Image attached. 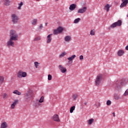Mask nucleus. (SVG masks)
Returning <instances> with one entry per match:
<instances>
[{
	"instance_id": "a18cd8bd",
	"label": "nucleus",
	"mask_w": 128,
	"mask_h": 128,
	"mask_svg": "<svg viewBox=\"0 0 128 128\" xmlns=\"http://www.w3.org/2000/svg\"><path fill=\"white\" fill-rule=\"evenodd\" d=\"M118 82H117L116 83V84L117 86H118Z\"/></svg>"
},
{
	"instance_id": "8fccbe9b",
	"label": "nucleus",
	"mask_w": 128,
	"mask_h": 128,
	"mask_svg": "<svg viewBox=\"0 0 128 128\" xmlns=\"http://www.w3.org/2000/svg\"><path fill=\"white\" fill-rule=\"evenodd\" d=\"M26 96H28V94H26Z\"/></svg>"
},
{
	"instance_id": "393cba45",
	"label": "nucleus",
	"mask_w": 128,
	"mask_h": 128,
	"mask_svg": "<svg viewBox=\"0 0 128 128\" xmlns=\"http://www.w3.org/2000/svg\"><path fill=\"white\" fill-rule=\"evenodd\" d=\"M18 10H22V7L24 6V2H21L20 4H18Z\"/></svg>"
},
{
	"instance_id": "6ab92c4d",
	"label": "nucleus",
	"mask_w": 128,
	"mask_h": 128,
	"mask_svg": "<svg viewBox=\"0 0 128 128\" xmlns=\"http://www.w3.org/2000/svg\"><path fill=\"white\" fill-rule=\"evenodd\" d=\"M70 40H72V37H70V36H66L64 38L65 42H68Z\"/></svg>"
},
{
	"instance_id": "4c0bfd02",
	"label": "nucleus",
	"mask_w": 128,
	"mask_h": 128,
	"mask_svg": "<svg viewBox=\"0 0 128 128\" xmlns=\"http://www.w3.org/2000/svg\"><path fill=\"white\" fill-rule=\"evenodd\" d=\"M78 95L77 94H75L73 95L72 98H74V100H76V98H78Z\"/></svg>"
},
{
	"instance_id": "aec40b11",
	"label": "nucleus",
	"mask_w": 128,
	"mask_h": 128,
	"mask_svg": "<svg viewBox=\"0 0 128 128\" xmlns=\"http://www.w3.org/2000/svg\"><path fill=\"white\" fill-rule=\"evenodd\" d=\"M42 40V38L40 36H37L35 37L34 39V42H39V40Z\"/></svg>"
},
{
	"instance_id": "f03ea898",
	"label": "nucleus",
	"mask_w": 128,
	"mask_h": 128,
	"mask_svg": "<svg viewBox=\"0 0 128 128\" xmlns=\"http://www.w3.org/2000/svg\"><path fill=\"white\" fill-rule=\"evenodd\" d=\"M104 79V78L102 77V74H98L95 80V84L96 86H100V84H102V80Z\"/></svg>"
},
{
	"instance_id": "a878e982",
	"label": "nucleus",
	"mask_w": 128,
	"mask_h": 128,
	"mask_svg": "<svg viewBox=\"0 0 128 128\" xmlns=\"http://www.w3.org/2000/svg\"><path fill=\"white\" fill-rule=\"evenodd\" d=\"M114 98L115 100H120V95L118 94H114Z\"/></svg>"
},
{
	"instance_id": "c85d7f7f",
	"label": "nucleus",
	"mask_w": 128,
	"mask_h": 128,
	"mask_svg": "<svg viewBox=\"0 0 128 128\" xmlns=\"http://www.w3.org/2000/svg\"><path fill=\"white\" fill-rule=\"evenodd\" d=\"M80 22V18H77L74 20V24H78Z\"/></svg>"
},
{
	"instance_id": "c03bdc74",
	"label": "nucleus",
	"mask_w": 128,
	"mask_h": 128,
	"mask_svg": "<svg viewBox=\"0 0 128 128\" xmlns=\"http://www.w3.org/2000/svg\"><path fill=\"white\" fill-rule=\"evenodd\" d=\"M112 114H113V116H114V117L116 116V113L113 112Z\"/></svg>"
},
{
	"instance_id": "c9c22d12",
	"label": "nucleus",
	"mask_w": 128,
	"mask_h": 128,
	"mask_svg": "<svg viewBox=\"0 0 128 128\" xmlns=\"http://www.w3.org/2000/svg\"><path fill=\"white\" fill-rule=\"evenodd\" d=\"M123 96H128V89H127V90L125 91L124 93L123 94Z\"/></svg>"
},
{
	"instance_id": "a211bd4d",
	"label": "nucleus",
	"mask_w": 128,
	"mask_h": 128,
	"mask_svg": "<svg viewBox=\"0 0 128 128\" xmlns=\"http://www.w3.org/2000/svg\"><path fill=\"white\" fill-rule=\"evenodd\" d=\"M4 82V76H0V86Z\"/></svg>"
},
{
	"instance_id": "de8ad7c7",
	"label": "nucleus",
	"mask_w": 128,
	"mask_h": 128,
	"mask_svg": "<svg viewBox=\"0 0 128 128\" xmlns=\"http://www.w3.org/2000/svg\"><path fill=\"white\" fill-rule=\"evenodd\" d=\"M59 0H55V2H58Z\"/></svg>"
},
{
	"instance_id": "20e7f679",
	"label": "nucleus",
	"mask_w": 128,
	"mask_h": 128,
	"mask_svg": "<svg viewBox=\"0 0 128 128\" xmlns=\"http://www.w3.org/2000/svg\"><path fill=\"white\" fill-rule=\"evenodd\" d=\"M11 18L13 24H18L20 20V18L16 14H13L11 15Z\"/></svg>"
},
{
	"instance_id": "9b49d317",
	"label": "nucleus",
	"mask_w": 128,
	"mask_h": 128,
	"mask_svg": "<svg viewBox=\"0 0 128 128\" xmlns=\"http://www.w3.org/2000/svg\"><path fill=\"white\" fill-rule=\"evenodd\" d=\"M8 122L4 121L2 122L0 126V128H8Z\"/></svg>"
},
{
	"instance_id": "6e6552de",
	"label": "nucleus",
	"mask_w": 128,
	"mask_h": 128,
	"mask_svg": "<svg viewBox=\"0 0 128 128\" xmlns=\"http://www.w3.org/2000/svg\"><path fill=\"white\" fill-rule=\"evenodd\" d=\"M86 10H88V8L84 6L82 8H79L77 12L78 14H84Z\"/></svg>"
},
{
	"instance_id": "58836bf2",
	"label": "nucleus",
	"mask_w": 128,
	"mask_h": 128,
	"mask_svg": "<svg viewBox=\"0 0 128 128\" xmlns=\"http://www.w3.org/2000/svg\"><path fill=\"white\" fill-rule=\"evenodd\" d=\"M106 104L107 106H110V104H112V102L110 100H107Z\"/></svg>"
},
{
	"instance_id": "cd10ccee",
	"label": "nucleus",
	"mask_w": 128,
	"mask_h": 128,
	"mask_svg": "<svg viewBox=\"0 0 128 128\" xmlns=\"http://www.w3.org/2000/svg\"><path fill=\"white\" fill-rule=\"evenodd\" d=\"M120 84L121 86H124V84H126V81L124 80H122L120 81Z\"/></svg>"
},
{
	"instance_id": "473e14b6",
	"label": "nucleus",
	"mask_w": 128,
	"mask_h": 128,
	"mask_svg": "<svg viewBox=\"0 0 128 128\" xmlns=\"http://www.w3.org/2000/svg\"><path fill=\"white\" fill-rule=\"evenodd\" d=\"M66 52H62L60 55V58H64V56H66Z\"/></svg>"
},
{
	"instance_id": "09e8293b",
	"label": "nucleus",
	"mask_w": 128,
	"mask_h": 128,
	"mask_svg": "<svg viewBox=\"0 0 128 128\" xmlns=\"http://www.w3.org/2000/svg\"><path fill=\"white\" fill-rule=\"evenodd\" d=\"M46 26H48V23L46 24Z\"/></svg>"
},
{
	"instance_id": "5701e85b",
	"label": "nucleus",
	"mask_w": 128,
	"mask_h": 128,
	"mask_svg": "<svg viewBox=\"0 0 128 128\" xmlns=\"http://www.w3.org/2000/svg\"><path fill=\"white\" fill-rule=\"evenodd\" d=\"M13 94H17V96H20L22 94V92H18V90H14L13 92Z\"/></svg>"
},
{
	"instance_id": "b1692460",
	"label": "nucleus",
	"mask_w": 128,
	"mask_h": 128,
	"mask_svg": "<svg viewBox=\"0 0 128 128\" xmlns=\"http://www.w3.org/2000/svg\"><path fill=\"white\" fill-rule=\"evenodd\" d=\"M57 30H58V32H59L60 34H62V32H64V28L62 26H59L58 28H57Z\"/></svg>"
},
{
	"instance_id": "7c9ffc66",
	"label": "nucleus",
	"mask_w": 128,
	"mask_h": 128,
	"mask_svg": "<svg viewBox=\"0 0 128 128\" xmlns=\"http://www.w3.org/2000/svg\"><path fill=\"white\" fill-rule=\"evenodd\" d=\"M44 96H42L39 100V102H40V104H42V102H44Z\"/></svg>"
},
{
	"instance_id": "4468645a",
	"label": "nucleus",
	"mask_w": 128,
	"mask_h": 128,
	"mask_svg": "<svg viewBox=\"0 0 128 128\" xmlns=\"http://www.w3.org/2000/svg\"><path fill=\"white\" fill-rule=\"evenodd\" d=\"M76 8V4H72L70 5L69 7V10H74Z\"/></svg>"
},
{
	"instance_id": "f257e3e1",
	"label": "nucleus",
	"mask_w": 128,
	"mask_h": 128,
	"mask_svg": "<svg viewBox=\"0 0 128 128\" xmlns=\"http://www.w3.org/2000/svg\"><path fill=\"white\" fill-rule=\"evenodd\" d=\"M10 38L6 43L7 46H8V48H10V46L14 48V41H16L18 40V34L16 31L12 30L10 31Z\"/></svg>"
},
{
	"instance_id": "dca6fc26",
	"label": "nucleus",
	"mask_w": 128,
	"mask_h": 128,
	"mask_svg": "<svg viewBox=\"0 0 128 128\" xmlns=\"http://www.w3.org/2000/svg\"><path fill=\"white\" fill-rule=\"evenodd\" d=\"M94 119L90 118L87 121L88 124L89 126H90L92 124H94Z\"/></svg>"
},
{
	"instance_id": "bb28decb",
	"label": "nucleus",
	"mask_w": 128,
	"mask_h": 128,
	"mask_svg": "<svg viewBox=\"0 0 128 128\" xmlns=\"http://www.w3.org/2000/svg\"><path fill=\"white\" fill-rule=\"evenodd\" d=\"M74 110H76V106H72L70 108V114H72V112H74Z\"/></svg>"
},
{
	"instance_id": "37998d69",
	"label": "nucleus",
	"mask_w": 128,
	"mask_h": 128,
	"mask_svg": "<svg viewBox=\"0 0 128 128\" xmlns=\"http://www.w3.org/2000/svg\"><path fill=\"white\" fill-rule=\"evenodd\" d=\"M125 48H126V50H128V46H126Z\"/></svg>"
},
{
	"instance_id": "ea45409f",
	"label": "nucleus",
	"mask_w": 128,
	"mask_h": 128,
	"mask_svg": "<svg viewBox=\"0 0 128 128\" xmlns=\"http://www.w3.org/2000/svg\"><path fill=\"white\" fill-rule=\"evenodd\" d=\"M52 76L50 74L48 75V80H52Z\"/></svg>"
},
{
	"instance_id": "4be33fe9",
	"label": "nucleus",
	"mask_w": 128,
	"mask_h": 128,
	"mask_svg": "<svg viewBox=\"0 0 128 128\" xmlns=\"http://www.w3.org/2000/svg\"><path fill=\"white\" fill-rule=\"evenodd\" d=\"M76 55H72L70 57H69L68 58V60L70 61V62H72V60H74V58L76 57Z\"/></svg>"
},
{
	"instance_id": "f3484780",
	"label": "nucleus",
	"mask_w": 128,
	"mask_h": 128,
	"mask_svg": "<svg viewBox=\"0 0 128 128\" xmlns=\"http://www.w3.org/2000/svg\"><path fill=\"white\" fill-rule=\"evenodd\" d=\"M111 6H110V5L109 4H106L104 7L105 10H106V12H110V8Z\"/></svg>"
},
{
	"instance_id": "a19ab883",
	"label": "nucleus",
	"mask_w": 128,
	"mask_h": 128,
	"mask_svg": "<svg viewBox=\"0 0 128 128\" xmlns=\"http://www.w3.org/2000/svg\"><path fill=\"white\" fill-rule=\"evenodd\" d=\"M38 28L40 30H42V28H44V25L42 24H40Z\"/></svg>"
},
{
	"instance_id": "39448f33",
	"label": "nucleus",
	"mask_w": 128,
	"mask_h": 128,
	"mask_svg": "<svg viewBox=\"0 0 128 128\" xmlns=\"http://www.w3.org/2000/svg\"><path fill=\"white\" fill-rule=\"evenodd\" d=\"M120 26H122V20H118L117 22H115L111 24L110 28H114Z\"/></svg>"
},
{
	"instance_id": "c756f323",
	"label": "nucleus",
	"mask_w": 128,
	"mask_h": 128,
	"mask_svg": "<svg viewBox=\"0 0 128 128\" xmlns=\"http://www.w3.org/2000/svg\"><path fill=\"white\" fill-rule=\"evenodd\" d=\"M90 34L91 36H95V34H96V30H94V29L92 30H90Z\"/></svg>"
},
{
	"instance_id": "1a4fd4ad",
	"label": "nucleus",
	"mask_w": 128,
	"mask_h": 128,
	"mask_svg": "<svg viewBox=\"0 0 128 128\" xmlns=\"http://www.w3.org/2000/svg\"><path fill=\"white\" fill-rule=\"evenodd\" d=\"M52 120H54V122H60V117L58 116V115L55 114L52 117Z\"/></svg>"
},
{
	"instance_id": "72a5a7b5",
	"label": "nucleus",
	"mask_w": 128,
	"mask_h": 128,
	"mask_svg": "<svg viewBox=\"0 0 128 128\" xmlns=\"http://www.w3.org/2000/svg\"><path fill=\"white\" fill-rule=\"evenodd\" d=\"M34 64L36 68H38V66H40V63H38V62H34Z\"/></svg>"
},
{
	"instance_id": "f8f14e48",
	"label": "nucleus",
	"mask_w": 128,
	"mask_h": 128,
	"mask_svg": "<svg viewBox=\"0 0 128 128\" xmlns=\"http://www.w3.org/2000/svg\"><path fill=\"white\" fill-rule=\"evenodd\" d=\"M52 34H50L47 36V41L46 44H50L52 42Z\"/></svg>"
},
{
	"instance_id": "2f4dec72",
	"label": "nucleus",
	"mask_w": 128,
	"mask_h": 128,
	"mask_svg": "<svg viewBox=\"0 0 128 128\" xmlns=\"http://www.w3.org/2000/svg\"><path fill=\"white\" fill-rule=\"evenodd\" d=\"M54 34H60L58 30L57 29L54 30V32H53Z\"/></svg>"
},
{
	"instance_id": "412c9836",
	"label": "nucleus",
	"mask_w": 128,
	"mask_h": 128,
	"mask_svg": "<svg viewBox=\"0 0 128 128\" xmlns=\"http://www.w3.org/2000/svg\"><path fill=\"white\" fill-rule=\"evenodd\" d=\"M36 24H38V19H34L32 20V26H36Z\"/></svg>"
},
{
	"instance_id": "e433bc0d",
	"label": "nucleus",
	"mask_w": 128,
	"mask_h": 128,
	"mask_svg": "<svg viewBox=\"0 0 128 128\" xmlns=\"http://www.w3.org/2000/svg\"><path fill=\"white\" fill-rule=\"evenodd\" d=\"M8 95L6 93H4L3 94V98H8Z\"/></svg>"
},
{
	"instance_id": "ddd939ff",
	"label": "nucleus",
	"mask_w": 128,
	"mask_h": 128,
	"mask_svg": "<svg viewBox=\"0 0 128 128\" xmlns=\"http://www.w3.org/2000/svg\"><path fill=\"white\" fill-rule=\"evenodd\" d=\"M124 54V51L122 50H120L117 52V54L118 56H122Z\"/></svg>"
},
{
	"instance_id": "423d86ee",
	"label": "nucleus",
	"mask_w": 128,
	"mask_h": 128,
	"mask_svg": "<svg viewBox=\"0 0 128 128\" xmlns=\"http://www.w3.org/2000/svg\"><path fill=\"white\" fill-rule=\"evenodd\" d=\"M20 100H18V99L14 100L13 103L10 106L11 110H14L16 108V104H18Z\"/></svg>"
},
{
	"instance_id": "9d476101",
	"label": "nucleus",
	"mask_w": 128,
	"mask_h": 128,
	"mask_svg": "<svg viewBox=\"0 0 128 128\" xmlns=\"http://www.w3.org/2000/svg\"><path fill=\"white\" fill-rule=\"evenodd\" d=\"M122 3L120 5V8H125L128 6V0H122Z\"/></svg>"
},
{
	"instance_id": "49530a36",
	"label": "nucleus",
	"mask_w": 128,
	"mask_h": 128,
	"mask_svg": "<svg viewBox=\"0 0 128 128\" xmlns=\"http://www.w3.org/2000/svg\"><path fill=\"white\" fill-rule=\"evenodd\" d=\"M36 0V2H40V0Z\"/></svg>"
},
{
	"instance_id": "2eb2a0df",
	"label": "nucleus",
	"mask_w": 128,
	"mask_h": 128,
	"mask_svg": "<svg viewBox=\"0 0 128 128\" xmlns=\"http://www.w3.org/2000/svg\"><path fill=\"white\" fill-rule=\"evenodd\" d=\"M3 2L4 6H6L10 4V0H3Z\"/></svg>"
},
{
	"instance_id": "f704fd0d",
	"label": "nucleus",
	"mask_w": 128,
	"mask_h": 128,
	"mask_svg": "<svg viewBox=\"0 0 128 128\" xmlns=\"http://www.w3.org/2000/svg\"><path fill=\"white\" fill-rule=\"evenodd\" d=\"M95 106L98 108L100 106V102H96V104H94Z\"/></svg>"
},
{
	"instance_id": "7ed1b4c3",
	"label": "nucleus",
	"mask_w": 128,
	"mask_h": 128,
	"mask_svg": "<svg viewBox=\"0 0 128 128\" xmlns=\"http://www.w3.org/2000/svg\"><path fill=\"white\" fill-rule=\"evenodd\" d=\"M28 74L26 72H23L22 70H20L17 73V78H26Z\"/></svg>"
},
{
	"instance_id": "0eeeda50",
	"label": "nucleus",
	"mask_w": 128,
	"mask_h": 128,
	"mask_svg": "<svg viewBox=\"0 0 128 128\" xmlns=\"http://www.w3.org/2000/svg\"><path fill=\"white\" fill-rule=\"evenodd\" d=\"M58 68L62 74H66L67 72L66 68L64 66L62 65H59Z\"/></svg>"
},
{
	"instance_id": "79ce46f5",
	"label": "nucleus",
	"mask_w": 128,
	"mask_h": 128,
	"mask_svg": "<svg viewBox=\"0 0 128 128\" xmlns=\"http://www.w3.org/2000/svg\"><path fill=\"white\" fill-rule=\"evenodd\" d=\"M80 60H84V56H80Z\"/></svg>"
}]
</instances>
